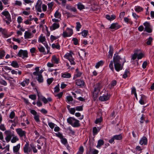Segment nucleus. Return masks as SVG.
I'll return each mask as SVG.
<instances>
[{"instance_id": "obj_1", "label": "nucleus", "mask_w": 154, "mask_h": 154, "mask_svg": "<svg viewBox=\"0 0 154 154\" xmlns=\"http://www.w3.org/2000/svg\"><path fill=\"white\" fill-rule=\"evenodd\" d=\"M102 87V85L100 82L97 83L94 85V90L93 93V95L95 99L97 97Z\"/></svg>"}, {"instance_id": "obj_2", "label": "nucleus", "mask_w": 154, "mask_h": 154, "mask_svg": "<svg viewBox=\"0 0 154 154\" xmlns=\"http://www.w3.org/2000/svg\"><path fill=\"white\" fill-rule=\"evenodd\" d=\"M67 120V122L74 127H78L80 126L79 121L73 117H69Z\"/></svg>"}, {"instance_id": "obj_3", "label": "nucleus", "mask_w": 154, "mask_h": 154, "mask_svg": "<svg viewBox=\"0 0 154 154\" xmlns=\"http://www.w3.org/2000/svg\"><path fill=\"white\" fill-rule=\"evenodd\" d=\"M64 57L67 59L70 63L71 65H75L76 63L74 61V59L72 55L70 53H67L64 56Z\"/></svg>"}, {"instance_id": "obj_4", "label": "nucleus", "mask_w": 154, "mask_h": 154, "mask_svg": "<svg viewBox=\"0 0 154 154\" xmlns=\"http://www.w3.org/2000/svg\"><path fill=\"white\" fill-rule=\"evenodd\" d=\"M17 56L19 57H21L23 59L28 57V52L26 50H20L17 54Z\"/></svg>"}, {"instance_id": "obj_5", "label": "nucleus", "mask_w": 154, "mask_h": 154, "mask_svg": "<svg viewBox=\"0 0 154 154\" xmlns=\"http://www.w3.org/2000/svg\"><path fill=\"white\" fill-rule=\"evenodd\" d=\"M16 130L20 138H21L23 137H26V132L25 131H23L21 128H17Z\"/></svg>"}, {"instance_id": "obj_6", "label": "nucleus", "mask_w": 154, "mask_h": 154, "mask_svg": "<svg viewBox=\"0 0 154 154\" xmlns=\"http://www.w3.org/2000/svg\"><path fill=\"white\" fill-rule=\"evenodd\" d=\"M143 25L145 26V30L148 33H151L152 30L151 28V26L149 23L148 22H146L143 23Z\"/></svg>"}, {"instance_id": "obj_7", "label": "nucleus", "mask_w": 154, "mask_h": 154, "mask_svg": "<svg viewBox=\"0 0 154 154\" xmlns=\"http://www.w3.org/2000/svg\"><path fill=\"white\" fill-rule=\"evenodd\" d=\"M42 1L40 0H38L35 6L36 9L37 11L39 12H41V5L42 4Z\"/></svg>"}, {"instance_id": "obj_8", "label": "nucleus", "mask_w": 154, "mask_h": 154, "mask_svg": "<svg viewBox=\"0 0 154 154\" xmlns=\"http://www.w3.org/2000/svg\"><path fill=\"white\" fill-rule=\"evenodd\" d=\"M110 95L107 93L106 94L104 95L103 96H100L99 99L101 101H106L108 100L110 98Z\"/></svg>"}, {"instance_id": "obj_9", "label": "nucleus", "mask_w": 154, "mask_h": 154, "mask_svg": "<svg viewBox=\"0 0 154 154\" xmlns=\"http://www.w3.org/2000/svg\"><path fill=\"white\" fill-rule=\"evenodd\" d=\"M124 63L121 65L120 63L114 64V67L115 70L117 72L122 69Z\"/></svg>"}, {"instance_id": "obj_10", "label": "nucleus", "mask_w": 154, "mask_h": 154, "mask_svg": "<svg viewBox=\"0 0 154 154\" xmlns=\"http://www.w3.org/2000/svg\"><path fill=\"white\" fill-rule=\"evenodd\" d=\"M20 147V144H18L17 145L14 146L13 147L14 152L16 154H21L19 152Z\"/></svg>"}, {"instance_id": "obj_11", "label": "nucleus", "mask_w": 154, "mask_h": 154, "mask_svg": "<svg viewBox=\"0 0 154 154\" xmlns=\"http://www.w3.org/2000/svg\"><path fill=\"white\" fill-rule=\"evenodd\" d=\"M121 27V26L119 25L117 23H112L109 28L111 29H114L117 30L119 29Z\"/></svg>"}, {"instance_id": "obj_12", "label": "nucleus", "mask_w": 154, "mask_h": 154, "mask_svg": "<svg viewBox=\"0 0 154 154\" xmlns=\"http://www.w3.org/2000/svg\"><path fill=\"white\" fill-rule=\"evenodd\" d=\"M60 27V24L59 23H54L50 27V29L51 31L54 30L55 29L58 28Z\"/></svg>"}, {"instance_id": "obj_13", "label": "nucleus", "mask_w": 154, "mask_h": 154, "mask_svg": "<svg viewBox=\"0 0 154 154\" xmlns=\"http://www.w3.org/2000/svg\"><path fill=\"white\" fill-rule=\"evenodd\" d=\"M147 143V140L146 137H143L140 141L139 143L140 144L146 145Z\"/></svg>"}, {"instance_id": "obj_14", "label": "nucleus", "mask_w": 154, "mask_h": 154, "mask_svg": "<svg viewBox=\"0 0 154 154\" xmlns=\"http://www.w3.org/2000/svg\"><path fill=\"white\" fill-rule=\"evenodd\" d=\"M37 48L40 52L44 54H47L44 47L42 46L41 45L39 44L37 47Z\"/></svg>"}, {"instance_id": "obj_15", "label": "nucleus", "mask_w": 154, "mask_h": 154, "mask_svg": "<svg viewBox=\"0 0 154 154\" xmlns=\"http://www.w3.org/2000/svg\"><path fill=\"white\" fill-rule=\"evenodd\" d=\"M38 42L42 43L43 45L47 42H46V38L45 36H43V35H40L38 39Z\"/></svg>"}, {"instance_id": "obj_16", "label": "nucleus", "mask_w": 154, "mask_h": 154, "mask_svg": "<svg viewBox=\"0 0 154 154\" xmlns=\"http://www.w3.org/2000/svg\"><path fill=\"white\" fill-rule=\"evenodd\" d=\"M76 84L78 86L82 87L84 85L85 82L81 79H77L76 80Z\"/></svg>"}, {"instance_id": "obj_17", "label": "nucleus", "mask_w": 154, "mask_h": 154, "mask_svg": "<svg viewBox=\"0 0 154 154\" xmlns=\"http://www.w3.org/2000/svg\"><path fill=\"white\" fill-rule=\"evenodd\" d=\"M38 77L36 78V79L37 80L39 83H42L44 81V79L41 73H39L37 75Z\"/></svg>"}, {"instance_id": "obj_18", "label": "nucleus", "mask_w": 154, "mask_h": 154, "mask_svg": "<svg viewBox=\"0 0 154 154\" xmlns=\"http://www.w3.org/2000/svg\"><path fill=\"white\" fill-rule=\"evenodd\" d=\"M115 56V55H114ZM121 59L120 57L118 55L114 56L113 58V62L114 64L120 63V60Z\"/></svg>"}, {"instance_id": "obj_19", "label": "nucleus", "mask_w": 154, "mask_h": 154, "mask_svg": "<svg viewBox=\"0 0 154 154\" xmlns=\"http://www.w3.org/2000/svg\"><path fill=\"white\" fill-rule=\"evenodd\" d=\"M71 76V75L70 73L67 72L62 73H61V77L65 78H69Z\"/></svg>"}, {"instance_id": "obj_20", "label": "nucleus", "mask_w": 154, "mask_h": 154, "mask_svg": "<svg viewBox=\"0 0 154 154\" xmlns=\"http://www.w3.org/2000/svg\"><path fill=\"white\" fill-rule=\"evenodd\" d=\"M146 97L143 94L141 95V98L139 101V103L141 105H144L145 104L144 101L146 99Z\"/></svg>"}, {"instance_id": "obj_21", "label": "nucleus", "mask_w": 154, "mask_h": 154, "mask_svg": "<svg viewBox=\"0 0 154 154\" xmlns=\"http://www.w3.org/2000/svg\"><path fill=\"white\" fill-rule=\"evenodd\" d=\"M113 48L112 46L110 45L109 46V54L108 57L109 58H112L113 55Z\"/></svg>"}, {"instance_id": "obj_22", "label": "nucleus", "mask_w": 154, "mask_h": 154, "mask_svg": "<svg viewBox=\"0 0 154 154\" xmlns=\"http://www.w3.org/2000/svg\"><path fill=\"white\" fill-rule=\"evenodd\" d=\"M59 60V58L57 57L55 55H53L52 56L51 60L54 63L56 64H58Z\"/></svg>"}, {"instance_id": "obj_23", "label": "nucleus", "mask_w": 154, "mask_h": 154, "mask_svg": "<svg viewBox=\"0 0 154 154\" xmlns=\"http://www.w3.org/2000/svg\"><path fill=\"white\" fill-rule=\"evenodd\" d=\"M29 79H26L25 80L21 83L20 85L23 87H25L26 85H27L29 83Z\"/></svg>"}, {"instance_id": "obj_24", "label": "nucleus", "mask_w": 154, "mask_h": 154, "mask_svg": "<svg viewBox=\"0 0 154 154\" xmlns=\"http://www.w3.org/2000/svg\"><path fill=\"white\" fill-rule=\"evenodd\" d=\"M32 34L31 33L28 32L26 31L25 32L24 38L25 39L30 38Z\"/></svg>"}, {"instance_id": "obj_25", "label": "nucleus", "mask_w": 154, "mask_h": 154, "mask_svg": "<svg viewBox=\"0 0 154 154\" xmlns=\"http://www.w3.org/2000/svg\"><path fill=\"white\" fill-rule=\"evenodd\" d=\"M104 143V141L103 140L100 139L98 140L97 142V148L100 147L101 146L103 145Z\"/></svg>"}, {"instance_id": "obj_26", "label": "nucleus", "mask_w": 154, "mask_h": 154, "mask_svg": "<svg viewBox=\"0 0 154 154\" xmlns=\"http://www.w3.org/2000/svg\"><path fill=\"white\" fill-rule=\"evenodd\" d=\"M29 147V144L28 143H26L24 145L23 148V150L24 153H27L28 152Z\"/></svg>"}, {"instance_id": "obj_27", "label": "nucleus", "mask_w": 154, "mask_h": 154, "mask_svg": "<svg viewBox=\"0 0 154 154\" xmlns=\"http://www.w3.org/2000/svg\"><path fill=\"white\" fill-rule=\"evenodd\" d=\"M52 48H56L57 49H60V45L58 43L56 44H53L51 45Z\"/></svg>"}, {"instance_id": "obj_28", "label": "nucleus", "mask_w": 154, "mask_h": 154, "mask_svg": "<svg viewBox=\"0 0 154 154\" xmlns=\"http://www.w3.org/2000/svg\"><path fill=\"white\" fill-rule=\"evenodd\" d=\"M66 8L70 11L74 12H76L77 11L76 8L75 7H72L70 5L67 6L66 7Z\"/></svg>"}, {"instance_id": "obj_29", "label": "nucleus", "mask_w": 154, "mask_h": 154, "mask_svg": "<svg viewBox=\"0 0 154 154\" xmlns=\"http://www.w3.org/2000/svg\"><path fill=\"white\" fill-rule=\"evenodd\" d=\"M104 64V62L102 60H100L95 65V67L98 68L100 66H102Z\"/></svg>"}, {"instance_id": "obj_30", "label": "nucleus", "mask_w": 154, "mask_h": 154, "mask_svg": "<svg viewBox=\"0 0 154 154\" xmlns=\"http://www.w3.org/2000/svg\"><path fill=\"white\" fill-rule=\"evenodd\" d=\"M66 31H67L69 36H71L72 35L73 30L72 29L67 28H66Z\"/></svg>"}, {"instance_id": "obj_31", "label": "nucleus", "mask_w": 154, "mask_h": 154, "mask_svg": "<svg viewBox=\"0 0 154 154\" xmlns=\"http://www.w3.org/2000/svg\"><path fill=\"white\" fill-rule=\"evenodd\" d=\"M54 16L56 18H60L61 17V14L58 10H57L54 13Z\"/></svg>"}, {"instance_id": "obj_32", "label": "nucleus", "mask_w": 154, "mask_h": 154, "mask_svg": "<svg viewBox=\"0 0 154 154\" xmlns=\"http://www.w3.org/2000/svg\"><path fill=\"white\" fill-rule=\"evenodd\" d=\"M114 138L116 140H121L122 139V136L121 134L118 135H116L113 136Z\"/></svg>"}, {"instance_id": "obj_33", "label": "nucleus", "mask_w": 154, "mask_h": 154, "mask_svg": "<svg viewBox=\"0 0 154 154\" xmlns=\"http://www.w3.org/2000/svg\"><path fill=\"white\" fill-rule=\"evenodd\" d=\"M2 33V34L3 35L4 37L7 38L8 37V35L7 34V31L6 29H4Z\"/></svg>"}, {"instance_id": "obj_34", "label": "nucleus", "mask_w": 154, "mask_h": 154, "mask_svg": "<svg viewBox=\"0 0 154 154\" xmlns=\"http://www.w3.org/2000/svg\"><path fill=\"white\" fill-rule=\"evenodd\" d=\"M88 33V31L87 30H84L81 32L82 36L84 37H86Z\"/></svg>"}, {"instance_id": "obj_35", "label": "nucleus", "mask_w": 154, "mask_h": 154, "mask_svg": "<svg viewBox=\"0 0 154 154\" xmlns=\"http://www.w3.org/2000/svg\"><path fill=\"white\" fill-rule=\"evenodd\" d=\"M76 74H75V75L77 77H79L81 76L82 73L79 71V70L78 68H77L76 69Z\"/></svg>"}, {"instance_id": "obj_36", "label": "nucleus", "mask_w": 154, "mask_h": 154, "mask_svg": "<svg viewBox=\"0 0 154 154\" xmlns=\"http://www.w3.org/2000/svg\"><path fill=\"white\" fill-rule=\"evenodd\" d=\"M135 10L136 12H140L143 10V8L140 6H137V7H136Z\"/></svg>"}, {"instance_id": "obj_37", "label": "nucleus", "mask_w": 154, "mask_h": 154, "mask_svg": "<svg viewBox=\"0 0 154 154\" xmlns=\"http://www.w3.org/2000/svg\"><path fill=\"white\" fill-rule=\"evenodd\" d=\"M78 8L80 10H82L85 8L84 6L81 3H79L77 5Z\"/></svg>"}, {"instance_id": "obj_38", "label": "nucleus", "mask_w": 154, "mask_h": 154, "mask_svg": "<svg viewBox=\"0 0 154 154\" xmlns=\"http://www.w3.org/2000/svg\"><path fill=\"white\" fill-rule=\"evenodd\" d=\"M11 66L14 67H18V64L17 62L15 61H13L11 64Z\"/></svg>"}, {"instance_id": "obj_39", "label": "nucleus", "mask_w": 154, "mask_h": 154, "mask_svg": "<svg viewBox=\"0 0 154 154\" xmlns=\"http://www.w3.org/2000/svg\"><path fill=\"white\" fill-rule=\"evenodd\" d=\"M76 29L77 31H79L80 29L81 28L82 26L79 22H77L76 23Z\"/></svg>"}, {"instance_id": "obj_40", "label": "nucleus", "mask_w": 154, "mask_h": 154, "mask_svg": "<svg viewBox=\"0 0 154 154\" xmlns=\"http://www.w3.org/2000/svg\"><path fill=\"white\" fill-rule=\"evenodd\" d=\"M35 69L36 70V71L34 72L33 73V74L35 76H37V75H38V73H39V67H36V68H35Z\"/></svg>"}, {"instance_id": "obj_41", "label": "nucleus", "mask_w": 154, "mask_h": 154, "mask_svg": "<svg viewBox=\"0 0 154 154\" xmlns=\"http://www.w3.org/2000/svg\"><path fill=\"white\" fill-rule=\"evenodd\" d=\"M152 41V38L151 37H149L147 39L146 42L147 45H150L151 44V43Z\"/></svg>"}, {"instance_id": "obj_42", "label": "nucleus", "mask_w": 154, "mask_h": 154, "mask_svg": "<svg viewBox=\"0 0 154 154\" xmlns=\"http://www.w3.org/2000/svg\"><path fill=\"white\" fill-rule=\"evenodd\" d=\"M129 74V71L128 70H126L125 73L123 75V77L125 79Z\"/></svg>"}, {"instance_id": "obj_43", "label": "nucleus", "mask_w": 154, "mask_h": 154, "mask_svg": "<svg viewBox=\"0 0 154 154\" xmlns=\"http://www.w3.org/2000/svg\"><path fill=\"white\" fill-rule=\"evenodd\" d=\"M19 139L17 136H14L13 137L12 139H11V141L12 143H15Z\"/></svg>"}, {"instance_id": "obj_44", "label": "nucleus", "mask_w": 154, "mask_h": 154, "mask_svg": "<svg viewBox=\"0 0 154 154\" xmlns=\"http://www.w3.org/2000/svg\"><path fill=\"white\" fill-rule=\"evenodd\" d=\"M124 21L127 23H132V22L131 21V19L128 18L127 17H125L124 18Z\"/></svg>"}, {"instance_id": "obj_45", "label": "nucleus", "mask_w": 154, "mask_h": 154, "mask_svg": "<svg viewBox=\"0 0 154 154\" xmlns=\"http://www.w3.org/2000/svg\"><path fill=\"white\" fill-rule=\"evenodd\" d=\"M61 141L62 143L64 145H66L67 143V140L65 138H63V137L61 139Z\"/></svg>"}, {"instance_id": "obj_46", "label": "nucleus", "mask_w": 154, "mask_h": 154, "mask_svg": "<svg viewBox=\"0 0 154 154\" xmlns=\"http://www.w3.org/2000/svg\"><path fill=\"white\" fill-rule=\"evenodd\" d=\"M5 55V52L4 50L1 51L0 52V59H2Z\"/></svg>"}, {"instance_id": "obj_47", "label": "nucleus", "mask_w": 154, "mask_h": 154, "mask_svg": "<svg viewBox=\"0 0 154 154\" xmlns=\"http://www.w3.org/2000/svg\"><path fill=\"white\" fill-rule=\"evenodd\" d=\"M109 67L110 69L112 71V72H114V67L113 66V61L112 60L110 61V63L109 65Z\"/></svg>"}, {"instance_id": "obj_48", "label": "nucleus", "mask_w": 154, "mask_h": 154, "mask_svg": "<svg viewBox=\"0 0 154 154\" xmlns=\"http://www.w3.org/2000/svg\"><path fill=\"white\" fill-rule=\"evenodd\" d=\"M34 119L37 122H39L40 121L39 119V116L36 115L34 116Z\"/></svg>"}, {"instance_id": "obj_49", "label": "nucleus", "mask_w": 154, "mask_h": 154, "mask_svg": "<svg viewBox=\"0 0 154 154\" xmlns=\"http://www.w3.org/2000/svg\"><path fill=\"white\" fill-rule=\"evenodd\" d=\"M98 131L97 130V128L96 127H94L93 128V132L94 135H96L98 133Z\"/></svg>"}, {"instance_id": "obj_50", "label": "nucleus", "mask_w": 154, "mask_h": 154, "mask_svg": "<svg viewBox=\"0 0 154 154\" xmlns=\"http://www.w3.org/2000/svg\"><path fill=\"white\" fill-rule=\"evenodd\" d=\"M75 110L78 111L83 110V106H80L75 107Z\"/></svg>"}, {"instance_id": "obj_51", "label": "nucleus", "mask_w": 154, "mask_h": 154, "mask_svg": "<svg viewBox=\"0 0 154 154\" xmlns=\"http://www.w3.org/2000/svg\"><path fill=\"white\" fill-rule=\"evenodd\" d=\"M44 45L45 46L46 48L47 51V52H46L47 54L49 53L50 52V48L48 47V46L47 42L46 43H45Z\"/></svg>"}, {"instance_id": "obj_52", "label": "nucleus", "mask_w": 154, "mask_h": 154, "mask_svg": "<svg viewBox=\"0 0 154 154\" xmlns=\"http://www.w3.org/2000/svg\"><path fill=\"white\" fill-rule=\"evenodd\" d=\"M44 45L45 46L46 48L47 51V52H46L47 54L49 53L50 52V48L48 47V46L47 42L46 43H45Z\"/></svg>"}, {"instance_id": "obj_53", "label": "nucleus", "mask_w": 154, "mask_h": 154, "mask_svg": "<svg viewBox=\"0 0 154 154\" xmlns=\"http://www.w3.org/2000/svg\"><path fill=\"white\" fill-rule=\"evenodd\" d=\"M56 136L57 137H59L60 139L61 138H62L63 137V136L62 135V134L60 133V132H58L57 133L55 134Z\"/></svg>"}, {"instance_id": "obj_54", "label": "nucleus", "mask_w": 154, "mask_h": 154, "mask_svg": "<svg viewBox=\"0 0 154 154\" xmlns=\"http://www.w3.org/2000/svg\"><path fill=\"white\" fill-rule=\"evenodd\" d=\"M13 135H7L5 139L7 142H8L10 140Z\"/></svg>"}, {"instance_id": "obj_55", "label": "nucleus", "mask_w": 154, "mask_h": 154, "mask_svg": "<svg viewBox=\"0 0 154 154\" xmlns=\"http://www.w3.org/2000/svg\"><path fill=\"white\" fill-rule=\"evenodd\" d=\"M29 97L33 100H35L36 98V96L35 94H31L29 96Z\"/></svg>"}, {"instance_id": "obj_56", "label": "nucleus", "mask_w": 154, "mask_h": 154, "mask_svg": "<svg viewBox=\"0 0 154 154\" xmlns=\"http://www.w3.org/2000/svg\"><path fill=\"white\" fill-rule=\"evenodd\" d=\"M40 99L45 104L47 103L48 102L47 99L44 97H42V98H40Z\"/></svg>"}, {"instance_id": "obj_57", "label": "nucleus", "mask_w": 154, "mask_h": 154, "mask_svg": "<svg viewBox=\"0 0 154 154\" xmlns=\"http://www.w3.org/2000/svg\"><path fill=\"white\" fill-rule=\"evenodd\" d=\"M48 125L51 129H53L55 126V124L52 122H48Z\"/></svg>"}, {"instance_id": "obj_58", "label": "nucleus", "mask_w": 154, "mask_h": 154, "mask_svg": "<svg viewBox=\"0 0 154 154\" xmlns=\"http://www.w3.org/2000/svg\"><path fill=\"white\" fill-rule=\"evenodd\" d=\"M53 80L54 79L53 78H51L48 79L47 80V82L48 84L49 85H50L51 84V83L52 82Z\"/></svg>"}, {"instance_id": "obj_59", "label": "nucleus", "mask_w": 154, "mask_h": 154, "mask_svg": "<svg viewBox=\"0 0 154 154\" xmlns=\"http://www.w3.org/2000/svg\"><path fill=\"white\" fill-rule=\"evenodd\" d=\"M72 41L73 42V43L74 45H76L78 44V41L77 38H73Z\"/></svg>"}, {"instance_id": "obj_60", "label": "nucleus", "mask_w": 154, "mask_h": 154, "mask_svg": "<svg viewBox=\"0 0 154 154\" xmlns=\"http://www.w3.org/2000/svg\"><path fill=\"white\" fill-rule=\"evenodd\" d=\"M15 116V114L14 112L12 111L9 115V117L11 119H13L14 118Z\"/></svg>"}, {"instance_id": "obj_61", "label": "nucleus", "mask_w": 154, "mask_h": 154, "mask_svg": "<svg viewBox=\"0 0 154 154\" xmlns=\"http://www.w3.org/2000/svg\"><path fill=\"white\" fill-rule=\"evenodd\" d=\"M0 84L4 86H6L7 85V82L5 80L2 79L1 81H0Z\"/></svg>"}, {"instance_id": "obj_62", "label": "nucleus", "mask_w": 154, "mask_h": 154, "mask_svg": "<svg viewBox=\"0 0 154 154\" xmlns=\"http://www.w3.org/2000/svg\"><path fill=\"white\" fill-rule=\"evenodd\" d=\"M63 92H61L56 95H55V97H58V98L60 99L62 97L63 95Z\"/></svg>"}, {"instance_id": "obj_63", "label": "nucleus", "mask_w": 154, "mask_h": 154, "mask_svg": "<svg viewBox=\"0 0 154 154\" xmlns=\"http://www.w3.org/2000/svg\"><path fill=\"white\" fill-rule=\"evenodd\" d=\"M22 5V2L20 1L17 0L15 1V5L21 6Z\"/></svg>"}, {"instance_id": "obj_64", "label": "nucleus", "mask_w": 154, "mask_h": 154, "mask_svg": "<svg viewBox=\"0 0 154 154\" xmlns=\"http://www.w3.org/2000/svg\"><path fill=\"white\" fill-rule=\"evenodd\" d=\"M75 108H71L69 111L71 114H74L75 112Z\"/></svg>"}]
</instances>
